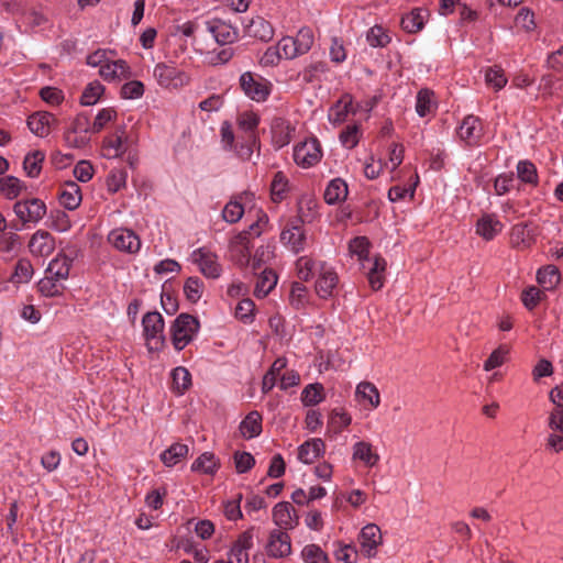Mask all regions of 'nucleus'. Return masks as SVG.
I'll return each instance as SVG.
<instances>
[{"label": "nucleus", "mask_w": 563, "mask_h": 563, "mask_svg": "<svg viewBox=\"0 0 563 563\" xmlns=\"http://www.w3.org/2000/svg\"><path fill=\"white\" fill-rule=\"evenodd\" d=\"M104 91V87L98 82V81H93V82H90L84 90L82 95H81V98H80V102L82 106H92V104H96L98 102V100L100 99L101 95L103 93Z\"/></svg>", "instance_id": "3c124183"}, {"label": "nucleus", "mask_w": 563, "mask_h": 563, "mask_svg": "<svg viewBox=\"0 0 563 563\" xmlns=\"http://www.w3.org/2000/svg\"><path fill=\"white\" fill-rule=\"evenodd\" d=\"M426 16V10L415 9L405 16H402L401 27L409 33L418 32L423 27Z\"/></svg>", "instance_id": "58836bf2"}, {"label": "nucleus", "mask_w": 563, "mask_h": 563, "mask_svg": "<svg viewBox=\"0 0 563 563\" xmlns=\"http://www.w3.org/2000/svg\"><path fill=\"white\" fill-rule=\"evenodd\" d=\"M288 188V180L286 176L278 172L275 174L271 184V192L274 201H279L284 198L285 192Z\"/></svg>", "instance_id": "bf43d9fd"}, {"label": "nucleus", "mask_w": 563, "mask_h": 563, "mask_svg": "<svg viewBox=\"0 0 563 563\" xmlns=\"http://www.w3.org/2000/svg\"><path fill=\"white\" fill-rule=\"evenodd\" d=\"M292 131L294 129L289 122L283 119H276L272 125L274 145L277 148L288 145L292 137Z\"/></svg>", "instance_id": "cd10ccee"}, {"label": "nucleus", "mask_w": 563, "mask_h": 563, "mask_svg": "<svg viewBox=\"0 0 563 563\" xmlns=\"http://www.w3.org/2000/svg\"><path fill=\"white\" fill-rule=\"evenodd\" d=\"M340 141L346 148H353L360 141V131L357 125H350L340 134Z\"/></svg>", "instance_id": "774afa93"}, {"label": "nucleus", "mask_w": 563, "mask_h": 563, "mask_svg": "<svg viewBox=\"0 0 563 563\" xmlns=\"http://www.w3.org/2000/svg\"><path fill=\"white\" fill-rule=\"evenodd\" d=\"M30 252L35 256H48L55 249L54 239L48 232H35L29 243Z\"/></svg>", "instance_id": "4be33fe9"}, {"label": "nucleus", "mask_w": 563, "mask_h": 563, "mask_svg": "<svg viewBox=\"0 0 563 563\" xmlns=\"http://www.w3.org/2000/svg\"><path fill=\"white\" fill-rule=\"evenodd\" d=\"M14 213L23 222H38L46 213L45 203L36 198L18 201L13 207Z\"/></svg>", "instance_id": "9b49d317"}, {"label": "nucleus", "mask_w": 563, "mask_h": 563, "mask_svg": "<svg viewBox=\"0 0 563 563\" xmlns=\"http://www.w3.org/2000/svg\"><path fill=\"white\" fill-rule=\"evenodd\" d=\"M128 174L124 169H112L107 177L108 191L115 194L126 184Z\"/></svg>", "instance_id": "4d7b16f0"}, {"label": "nucleus", "mask_w": 563, "mask_h": 563, "mask_svg": "<svg viewBox=\"0 0 563 563\" xmlns=\"http://www.w3.org/2000/svg\"><path fill=\"white\" fill-rule=\"evenodd\" d=\"M241 434L245 439H253L262 432V416L258 411H251L240 423Z\"/></svg>", "instance_id": "72a5a7b5"}, {"label": "nucleus", "mask_w": 563, "mask_h": 563, "mask_svg": "<svg viewBox=\"0 0 563 563\" xmlns=\"http://www.w3.org/2000/svg\"><path fill=\"white\" fill-rule=\"evenodd\" d=\"M320 263L310 256H300L295 264L298 278L303 282L310 280L318 275Z\"/></svg>", "instance_id": "c9c22d12"}, {"label": "nucleus", "mask_w": 563, "mask_h": 563, "mask_svg": "<svg viewBox=\"0 0 563 563\" xmlns=\"http://www.w3.org/2000/svg\"><path fill=\"white\" fill-rule=\"evenodd\" d=\"M253 200V195L242 192L233 197L223 208L222 218L228 223H236L244 214L245 206Z\"/></svg>", "instance_id": "dca6fc26"}, {"label": "nucleus", "mask_w": 563, "mask_h": 563, "mask_svg": "<svg viewBox=\"0 0 563 563\" xmlns=\"http://www.w3.org/2000/svg\"><path fill=\"white\" fill-rule=\"evenodd\" d=\"M457 134L465 144L470 146L479 145V141L483 137V124L479 118L475 115L465 117Z\"/></svg>", "instance_id": "2eb2a0df"}, {"label": "nucleus", "mask_w": 563, "mask_h": 563, "mask_svg": "<svg viewBox=\"0 0 563 563\" xmlns=\"http://www.w3.org/2000/svg\"><path fill=\"white\" fill-rule=\"evenodd\" d=\"M221 142L224 150L234 151L236 153V150H239L241 143H243V139L242 136H239V141L235 142V136L231 125L228 122H224L221 125Z\"/></svg>", "instance_id": "6e6d98bb"}, {"label": "nucleus", "mask_w": 563, "mask_h": 563, "mask_svg": "<svg viewBox=\"0 0 563 563\" xmlns=\"http://www.w3.org/2000/svg\"><path fill=\"white\" fill-rule=\"evenodd\" d=\"M71 261L65 255H57L52 260L46 268V274L49 278H55L59 282L65 280L69 276Z\"/></svg>", "instance_id": "7c9ffc66"}, {"label": "nucleus", "mask_w": 563, "mask_h": 563, "mask_svg": "<svg viewBox=\"0 0 563 563\" xmlns=\"http://www.w3.org/2000/svg\"><path fill=\"white\" fill-rule=\"evenodd\" d=\"M44 159V152L38 150L29 152L23 161V169L26 176L36 178L41 174Z\"/></svg>", "instance_id": "4c0bfd02"}, {"label": "nucleus", "mask_w": 563, "mask_h": 563, "mask_svg": "<svg viewBox=\"0 0 563 563\" xmlns=\"http://www.w3.org/2000/svg\"><path fill=\"white\" fill-rule=\"evenodd\" d=\"M239 245L234 246L233 249V252H235L234 254V261L235 263L241 266V267H245L250 264V246L246 242V236L245 235H239Z\"/></svg>", "instance_id": "13d9d810"}, {"label": "nucleus", "mask_w": 563, "mask_h": 563, "mask_svg": "<svg viewBox=\"0 0 563 563\" xmlns=\"http://www.w3.org/2000/svg\"><path fill=\"white\" fill-rule=\"evenodd\" d=\"M144 93V85L139 80H131L121 87V96L124 99H139Z\"/></svg>", "instance_id": "338daca9"}, {"label": "nucleus", "mask_w": 563, "mask_h": 563, "mask_svg": "<svg viewBox=\"0 0 563 563\" xmlns=\"http://www.w3.org/2000/svg\"><path fill=\"white\" fill-rule=\"evenodd\" d=\"M308 289L307 287L298 282L292 283L290 289V302L296 308H301L307 302Z\"/></svg>", "instance_id": "e2e57ef3"}, {"label": "nucleus", "mask_w": 563, "mask_h": 563, "mask_svg": "<svg viewBox=\"0 0 563 563\" xmlns=\"http://www.w3.org/2000/svg\"><path fill=\"white\" fill-rule=\"evenodd\" d=\"M353 460H360L366 466L373 467L378 463L379 455L373 451L371 443L358 441L353 445Z\"/></svg>", "instance_id": "473e14b6"}, {"label": "nucleus", "mask_w": 563, "mask_h": 563, "mask_svg": "<svg viewBox=\"0 0 563 563\" xmlns=\"http://www.w3.org/2000/svg\"><path fill=\"white\" fill-rule=\"evenodd\" d=\"M434 109L433 93L422 89L417 95L416 111L420 117L430 114Z\"/></svg>", "instance_id": "09e8293b"}, {"label": "nucleus", "mask_w": 563, "mask_h": 563, "mask_svg": "<svg viewBox=\"0 0 563 563\" xmlns=\"http://www.w3.org/2000/svg\"><path fill=\"white\" fill-rule=\"evenodd\" d=\"M325 451V444L322 439L313 438L303 442L298 448V459L305 464H311L319 459Z\"/></svg>", "instance_id": "412c9836"}, {"label": "nucleus", "mask_w": 563, "mask_h": 563, "mask_svg": "<svg viewBox=\"0 0 563 563\" xmlns=\"http://www.w3.org/2000/svg\"><path fill=\"white\" fill-rule=\"evenodd\" d=\"M207 32H209L214 41L220 45H229L238 41L239 30L231 23L221 19H211L205 22Z\"/></svg>", "instance_id": "0eeeda50"}, {"label": "nucleus", "mask_w": 563, "mask_h": 563, "mask_svg": "<svg viewBox=\"0 0 563 563\" xmlns=\"http://www.w3.org/2000/svg\"><path fill=\"white\" fill-rule=\"evenodd\" d=\"M369 242L365 236H357L350 242L349 250L356 255L360 261L368 260Z\"/></svg>", "instance_id": "69168bd1"}, {"label": "nucleus", "mask_w": 563, "mask_h": 563, "mask_svg": "<svg viewBox=\"0 0 563 563\" xmlns=\"http://www.w3.org/2000/svg\"><path fill=\"white\" fill-rule=\"evenodd\" d=\"M273 521L279 530H292L299 522V517L290 503L282 501L274 506L272 511Z\"/></svg>", "instance_id": "4468645a"}, {"label": "nucleus", "mask_w": 563, "mask_h": 563, "mask_svg": "<svg viewBox=\"0 0 563 563\" xmlns=\"http://www.w3.org/2000/svg\"><path fill=\"white\" fill-rule=\"evenodd\" d=\"M59 280L49 278V275L45 273V276L38 282V291L46 297H54L60 294Z\"/></svg>", "instance_id": "0e129e2a"}, {"label": "nucleus", "mask_w": 563, "mask_h": 563, "mask_svg": "<svg viewBox=\"0 0 563 563\" xmlns=\"http://www.w3.org/2000/svg\"><path fill=\"white\" fill-rule=\"evenodd\" d=\"M292 40H294L299 53L301 55H303V54L308 53L313 45L314 37H313L312 30L309 27H301L298 31L296 37H292Z\"/></svg>", "instance_id": "864d4df0"}, {"label": "nucleus", "mask_w": 563, "mask_h": 563, "mask_svg": "<svg viewBox=\"0 0 563 563\" xmlns=\"http://www.w3.org/2000/svg\"><path fill=\"white\" fill-rule=\"evenodd\" d=\"M188 453V446L181 443H174L167 450L161 454L162 462L167 466L172 467L176 465L183 457Z\"/></svg>", "instance_id": "a19ab883"}, {"label": "nucleus", "mask_w": 563, "mask_h": 563, "mask_svg": "<svg viewBox=\"0 0 563 563\" xmlns=\"http://www.w3.org/2000/svg\"><path fill=\"white\" fill-rule=\"evenodd\" d=\"M202 291H203V283L201 282L200 278H198V277L187 278V280L185 282V285H184V292H185L186 298L190 302H197L201 298Z\"/></svg>", "instance_id": "603ef678"}, {"label": "nucleus", "mask_w": 563, "mask_h": 563, "mask_svg": "<svg viewBox=\"0 0 563 563\" xmlns=\"http://www.w3.org/2000/svg\"><path fill=\"white\" fill-rule=\"evenodd\" d=\"M191 470L195 472H201L205 474H213L217 470L216 457L212 453H202L191 465Z\"/></svg>", "instance_id": "8fccbe9b"}, {"label": "nucleus", "mask_w": 563, "mask_h": 563, "mask_svg": "<svg viewBox=\"0 0 563 563\" xmlns=\"http://www.w3.org/2000/svg\"><path fill=\"white\" fill-rule=\"evenodd\" d=\"M253 547V532L246 530L240 534L229 552L230 563H249V551Z\"/></svg>", "instance_id": "6ab92c4d"}, {"label": "nucleus", "mask_w": 563, "mask_h": 563, "mask_svg": "<svg viewBox=\"0 0 563 563\" xmlns=\"http://www.w3.org/2000/svg\"><path fill=\"white\" fill-rule=\"evenodd\" d=\"M24 189L25 184L14 176L0 178V190L8 199L16 198Z\"/></svg>", "instance_id": "ea45409f"}, {"label": "nucleus", "mask_w": 563, "mask_h": 563, "mask_svg": "<svg viewBox=\"0 0 563 563\" xmlns=\"http://www.w3.org/2000/svg\"><path fill=\"white\" fill-rule=\"evenodd\" d=\"M153 77L158 86L168 90L181 89L190 81L186 71L169 63H157L153 69Z\"/></svg>", "instance_id": "7ed1b4c3"}, {"label": "nucleus", "mask_w": 563, "mask_h": 563, "mask_svg": "<svg viewBox=\"0 0 563 563\" xmlns=\"http://www.w3.org/2000/svg\"><path fill=\"white\" fill-rule=\"evenodd\" d=\"M503 229L504 224L494 213L482 216L476 223V233L486 241L493 240Z\"/></svg>", "instance_id": "aec40b11"}, {"label": "nucleus", "mask_w": 563, "mask_h": 563, "mask_svg": "<svg viewBox=\"0 0 563 563\" xmlns=\"http://www.w3.org/2000/svg\"><path fill=\"white\" fill-rule=\"evenodd\" d=\"M191 261L198 265L200 273L211 279H217L222 274V266L217 254L206 247H200L191 253Z\"/></svg>", "instance_id": "39448f33"}, {"label": "nucleus", "mask_w": 563, "mask_h": 563, "mask_svg": "<svg viewBox=\"0 0 563 563\" xmlns=\"http://www.w3.org/2000/svg\"><path fill=\"white\" fill-rule=\"evenodd\" d=\"M485 81L495 90H500L507 84V78L500 67H489L485 70Z\"/></svg>", "instance_id": "5fc2aeb1"}, {"label": "nucleus", "mask_w": 563, "mask_h": 563, "mask_svg": "<svg viewBox=\"0 0 563 563\" xmlns=\"http://www.w3.org/2000/svg\"><path fill=\"white\" fill-rule=\"evenodd\" d=\"M55 118L48 112H36L29 117L27 126L30 131L40 137H46L51 133V126Z\"/></svg>", "instance_id": "5701e85b"}, {"label": "nucleus", "mask_w": 563, "mask_h": 563, "mask_svg": "<svg viewBox=\"0 0 563 563\" xmlns=\"http://www.w3.org/2000/svg\"><path fill=\"white\" fill-rule=\"evenodd\" d=\"M517 175L526 184L536 186L538 184L537 167L530 161H519L517 164Z\"/></svg>", "instance_id": "de8ad7c7"}, {"label": "nucleus", "mask_w": 563, "mask_h": 563, "mask_svg": "<svg viewBox=\"0 0 563 563\" xmlns=\"http://www.w3.org/2000/svg\"><path fill=\"white\" fill-rule=\"evenodd\" d=\"M144 336L150 345L154 342L156 349L164 342V319L157 311L147 312L142 319Z\"/></svg>", "instance_id": "1a4fd4ad"}, {"label": "nucleus", "mask_w": 563, "mask_h": 563, "mask_svg": "<svg viewBox=\"0 0 563 563\" xmlns=\"http://www.w3.org/2000/svg\"><path fill=\"white\" fill-rule=\"evenodd\" d=\"M294 161L302 167L309 168L318 164L322 158V150L317 139H308L294 147Z\"/></svg>", "instance_id": "20e7f679"}, {"label": "nucleus", "mask_w": 563, "mask_h": 563, "mask_svg": "<svg viewBox=\"0 0 563 563\" xmlns=\"http://www.w3.org/2000/svg\"><path fill=\"white\" fill-rule=\"evenodd\" d=\"M386 261L380 256L373 258L372 266L367 273V278L371 287L378 290L384 286V273L386 269Z\"/></svg>", "instance_id": "e433bc0d"}, {"label": "nucleus", "mask_w": 563, "mask_h": 563, "mask_svg": "<svg viewBox=\"0 0 563 563\" xmlns=\"http://www.w3.org/2000/svg\"><path fill=\"white\" fill-rule=\"evenodd\" d=\"M260 123V117L254 112H243L238 118V128L243 132V143L236 150V155L243 161H250L256 146L255 131Z\"/></svg>", "instance_id": "f257e3e1"}, {"label": "nucleus", "mask_w": 563, "mask_h": 563, "mask_svg": "<svg viewBox=\"0 0 563 563\" xmlns=\"http://www.w3.org/2000/svg\"><path fill=\"white\" fill-rule=\"evenodd\" d=\"M245 35L261 42H269L274 37V27L262 16L252 18L244 24Z\"/></svg>", "instance_id": "a211bd4d"}, {"label": "nucleus", "mask_w": 563, "mask_h": 563, "mask_svg": "<svg viewBox=\"0 0 563 563\" xmlns=\"http://www.w3.org/2000/svg\"><path fill=\"white\" fill-rule=\"evenodd\" d=\"M366 41L371 47H385L391 38L383 26L374 25L367 31Z\"/></svg>", "instance_id": "49530a36"}, {"label": "nucleus", "mask_w": 563, "mask_h": 563, "mask_svg": "<svg viewBox=\"0 0 563 563\" xmlns=\"http://www.w3.org/2000/svg\"><path fill=\"white\" fill-rule=\"evenodd\" d=\"M509 350L505 345H500L492 352L489 357L484 363V369L489 372L494 368L501 366L505 363Z\"/></svg>", "instance_id": "680f3d73"}, {"label": "nucleus", "mask_w": 563, "mask_h": 563, "mask_svg": "<svg viewBox=\"0 0 563 563\" xmlns=\"http://www.w3.org/2000/svg\"><path fill=\"white\" fill-rule=\"evenodd\" d=\"M352 98L349 95L343 96L329 112V120L334 124H340L345 121L349 113L354 112Z\"/></svg>", "instance_id": "2f4dec72"}, {"label": "nucleus", "mask_w": 563, "mask_h": 563, "mask_svg": "<svg viewBox=\"0 0 563 563\" xmlns=\"http://www.w3.org/2000/svg\"><path fill=\"white\" fill-rule=\"evenodd\" d=\"M363 553L371 558L376 553L377 547L382 543V532L377 525L368 523L362 528L358 537Z\"/></svg>", "instance_id": "f3484780"}, {"label": "nucleus", "mask_w": 563, "mask_h": 563, "mask_svg": "<svg viewBox=\"0 0 563 563\" xmlns=\"http://www.w3.org/2000/svg\"><path fill=\"white\" fill-rule=\"evenodd\" d=\"M59 202L68 210H75L81 202L80 187L75 181L65 183L58 194Z\"/></svg>", "instance_id": "b1692460"}, {"label": "nucleus", "mask_w": 563, "mask_h": 563, "mask_svg": "<svg viewBox=\"0 0 563 563\" xmlns=\"http://www.w3.org/2000/svg\"><path fill=\"white\" fill-rule=\"evenodd\" d=\"M355 397L358 401H367L372 408L380 404V395L377 387L369 382H362L356 386Z\"/></svg>", "instance_id": "f704fd0d"}, {"label": "nucleus", "mask_w": 563, "mask_h": 563, "mask_svg": "<svg viewBox=\"0 0 563 563\" xmlns=\"http://www.w3.org/2000/svg\"><path fill=\"white\" fill-rule=\"evenodd\" d=\"M276 46L279 53H282V58L294 59L301 55L291 36H284Z\"/></svg>", "instance_id": "052dcab7"}, {"label": "nucleus", "mask_w": 563, "mask_h": 563, "mask_svg": "<svg viewBox=\"0 0 563 563\" xmlns=\"http://www.w3.org/2000/svg\"><path fill=\"white\" fill-rule=\"evenodd\" d=\"M318 267L319 273L316 282V291L320 298L325 299L332 296L338 285L339 277L333 267L327 263H320Z\"/></svg>", "instance_id": "ddd939ff"}, {"label": "nucleus", "mask_w": 563, "mask_h": 563, "mask_svg": "<svg viewBox=\"0 0 563 563\" xmlns=\"http://www.w3.org/2000/svg\"><path fill=\"white\" fill-rule=\"evenodd\" d=\"M276 284V273L271 268H264L256 280L254 295L257 298H264L275 288Z\"/></svg>", "instance_id": "c756f323"}, {"label": "nucleus", "mask_w": 563, "mask_h": 563, "mask_svg": "<svg viewBox=\"0 0 563 563\" xmlns=\"http://www.w3.org/2000/svg\"><path fill=\"white\" fill-rule=\"evenodd\" d=\"M305 563H329L328 554L317 544H307L300 553Z\"/></svg>", "instance_id": "a18cd8bd"}, {"label": "nucleus", "mask_w": 563, "mask_h": 563, "mask_svg": "<svg viewBox=\"0 0 563 563\" xmlns=\"http://www.w3.org/2000/svg\"><path fill=\"white\" fill-rule=\"evenodd\" d=\"M200 323L197 318L188 313H180L172 325L173 345L177 351L185 349L197 335Z\"/></svg>", "instance_id": "f03ea898"}, {"label": "nucleus", "mask_w": 563, "mask_h": 563, "mask_svg": "<svg viewBox=\"0 0 563 563\" xmlns=\"http://www.w3.org/2000/svg\"><path fill=\"white\" fill-rule=\"evenodd\" d=\"M100 76L108 81L125 79L130 76V67L123 59L107 60L99 69Z\"/></svg>", "instance_id": "393cba45"}, {"label": "nucleus", "mask_w": 563, "mask_h": 563, "mask_svg": "<svg viewBox=\"0 0 563 563\" xmlns=\"http://www.w3.org/2000/svg\"><path fill=\"white\" fill-rule=\"evenodd\" d=\"M108 240L113 247L121 252L136 253L141 249L140 238L129 229L119 228L112 230L108 235Z\"/></svg>", "instance_id": "6e6552de"}, {"label": "nucleus", "mask_w": 563, "mask_h": 563, "mask_svg": "<svg viewBox=\"0 0 563 563\" xmlns=\"http://www.w3.org/2000/svg\"><path fill=\"white\" fill-rule=\"evenodd\" d=\"M324 399L323 386L319 383L309 384L301 393V401L305 406H316Z\"/></svg>", "instance_id": "79ce46f5"}, {"label": "nucleus", "mask_w": 563, "mask_h": 563, "mask_svg": "<svg viewBox=\"0 0 563 563\" xmlns=\"http://www.w3.org/2000/svg\"><path fill=\"white\" fill-rule=\"evenodd\" d=\"M347 192V184L342 178H334L327 185L323 196L328 205H336L346 199Z\"/></svg>", "instance_id": "bb28decb"}, {"label": "nucleus", "mask_w": 563, "mask_h": 563, "mask_svg": "<svg viewBox=\"0 0 563 563\" xmlns=\"http://www.w3.org/2000/svg\"><path fill=\"white\" fill-rule=\"evenodd\" d=\"M268 556L283 559L291 553V540L286 531L274 529L268 536L265 547Z\"/></svg>", "instance_id": "9d476101"}, {"label": "nucleus", "mask_w": 563, "mask_h": 563, "mask_svg": "<svg viewBox=\"0 0 563 563\" xmlns=\"http://www.w3.org/2000/svg\"><path fill=\"white\" fill-rule=\"evenodd\" d=\"M173 390L183 395L191 384V375L189 371L183 366H178L172 372Z\"/></svg>", "instance_id": "37998d69"}, {"label": "nucleus", "mask_w": 563, "mask_h": 563, "mask_svg": "<svg viewBox=\"0 0 563 563\" xmlns=\"http://www.w3.org/2000/svg\"><path fill=\"white\" fill-rule=\"evenodd\" d=\"M126 151L124 129H120L113 136L103 141V156L115 158L123 155Z\"/></svg>", "instance_id": "a878e982"}, {"label": "nucleus", "mask_w": 563, "mask_h": 563, "mask_svg": "<svg viewBox=\"0 0 563 563\" xmlns=\"http://www.w3.org/2000/svg\"><path fill=\"white\" fill-rule=\"evenodd\" d=\"M33 273L34 271L31 262L29 260L22 258L18 261L10 280L16 285L26 284L31 280Z\"/></svg>", "instance_id": "c03bdc74"}, {"label": "nucleus", "mask_w": 563, "mask_h": 563, "mask_svg": "<svg viewBox=\"0 0 563 563\" xmlns=\"http://www.w3.org/2000/svg\"><path fill=\"white\" fill-rule=\"evenodd\" d=\"M537 282L544 290H553L561 282L559 268L554 265H547L538 269Z\"/></svg>", "instance_id": "c85d7f7f"}, {"label": "nucleus", "mask_w": 563, "mask_h": 563, "mask_svg": "<svg viewBox=\"0 0 563 563\" xmlns=\"http://www.w3.org/2000/svg\"><path fill=\"white\" fill-rule=\"evenodd\" d=\"M240 86L249 98L257 102L265 101L269 95V82L251 71L241 75Z\"/></svg>", "instance_id": "423d86ee"}, {"label": "nucleus", "mask_w": 563, "mask_h": 563, "mask_svg": "<svg viewBox=\"0 0 563 563\" xmlns=\"http://www.w3.org/2000/svg\"><path fill=\"white\" fill-rule=\"evenodd\" d=\"M282 243L292 253L297 254L306 247V234L299 221L287 225L280 233Z\"/></svg>", "instance_id": "f8f14e48"}]
</instances>
